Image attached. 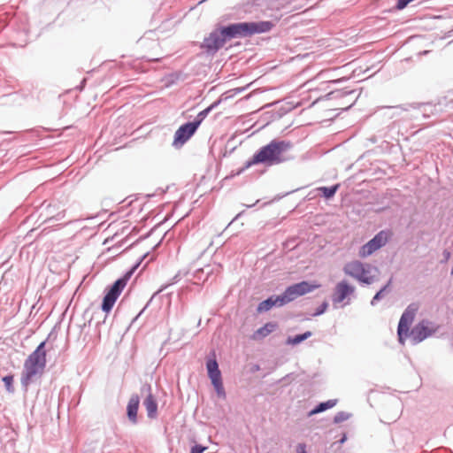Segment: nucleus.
I'll use <instances>...</instances> for the list:
<instances>
[{
    "label": "nucleus",
    "instance_id": "nucleus-1",
    "mask_svg": "<svg viewBox=\"0 0 453 453\" xmlns=\"http://www.w3.org/2000/svg\"><path fill=\"white\" fill-rule=\"evenodd\" d=\"M290 148V144L284 141H272L269 144L262 147L252 158L246 163V168L253 165L265 164L273 165L280 164L284 160L283 154Z\"/></svg>",
    "mask_w": 453,
    "mask_h": 453
},
{
    "label": "nucleus",
    "instance_id": "nucleus-2",
    "mask_svg": "<svg viewBox=\"0 0 453 453\" xmlns=\"http://www.w3.org/2000/svg\"><path fill=\"white\" fill-rule=\"evenodd\" d=\"M273 25L269 21L260 22H243L232 24L222 27V33L226 41L236 37H246L255 34H260L269 31Z\"/></svg>",
    "mask_w": 453,
    "mask_h": 453
},
{
    "label": "nucleus",
    "instance_id": "nucleus-3",
    "mask_svg": "<svg viewBox=\"0 0 453 453\" xmlns=\"http://www.w3.org/2000/svg\"><path fill=\"white\" fill-rule=\"evenodd\" d=\"M138 266V264L129 272H127L124 277L117 280L114 284L111 287L109 291L106 293L103 299L102 310L104 312H109L114 306L117 299L120 296L124 288L127 285L128 279L131 277L134 270Z\"/></svg>",
    "mask_w": 453,
    "mask_h": 453
},
{
    "label": "nucleus",
    "instance_id": "nucleus-4",
    "mask_svg": "<svg viewBox=\"0 0 453 453\" xmlns=\"http://www.w3.org/2000/svg\"><path fill=\"white\" fill-rule=\"evenodd\" d=\"M210 111V108L201 111L198 114V117H200L199 119L186 123L182 126H180L175 132L173 145L176 148L182 147L189 139L190 137L196 133L199 126L201 125V122L203 119L206 116L207 112Z\"/></svg>",
    "mask_w": 453,
    "mask_h": 453
},
{
    "label": "nucleus",
    "instance_id": "nucleus-5",
    "mask_svg": "<svg viewBox=\"0 0 453 453\" xmlns=\"http://www.w3.org/2000/svg\"><path fill=\"white\" fill-rule=\"evenodd\" d=\"M371 266L355 260L346 264L343 267L345 274L349 275L361 282L371 284L374 277L370 275Z\"/></svg>",
    "mask_w": 453,
    "mask_h": 453
},
{
    "label": "nucleus",
    "instance_id": "nucleus-6",
    "mask_svg": "<svg viewBox=\"0 0 453 453\" xmlns=\"http://www.w3.org/2000/svg\"><path fill=\"white\" fill-rule=\"evenodd\" d=\"M319 287V284H311L308 281H301L299 283L291 285L287 288L284 293L281 295V301H283V303L286 304L294 301L299 296L312 292Z\"/></svg>",
    "mask_w": 453,
    "mask_h": 453
},
{
    "label": "nucleus",
    "instance_id": "nucleus-7",
    "mask_svg": "<svg viewBox=\"0 0 453 453\" xmlns=\"http://www.w3.org/2000/svg\"><path fill=\"white\" fill-rule=\"evenodd\" d=\"M391 236L389 231L379 232L372 240L364 244L358 252L360 257H366L383 247Z\"/></svg>",
    "mask_w": 453,
    "mask_h": 453
},
{
    "label": "nucleus",
    "instance_id": "nucleus-8",
    "mask_svg": "<svg viewBox=\"0 0 453 453\" xmlns=\"http://www.w3.org/2000/svg\"><path fill=\"white\" fill-rule=\"evenodd\" d=\"M418 310V305L417 303L410 304L404 312L403 313L399 324H398V336L399 341L403 342V337L407 336L410 325L412 323L416 313Z\"/></svg>",
    "mask_w": 453,
    "mask_h": 453
},
{
    "label": "nucleus",
    "instance_id": "nucleus-9",
    "mask_svg": "<svg viewBox=\"0 0 453 453\" xmlns=\"http://www.w3.org/2000/svg\"><path fill=\"white\" fill-rule=\"evenodd\" d=\"M226 42L225 36L220 29L211 33L210 35L204 39L203 45L208 50L215 51L223 47Z\"/></svg>",
    "mask_w": 453,
    "mask_h": 453
},
{
    "label": "nucleus",
    "instance_id": "nucleus-10",
    "mask_svg": "<svg viewBox=\"0 0 453 453\" xmlns=\"http://www.w3.org/2000/svg\"><path fill=\"white\" fill-rule=\"evenodd\" d=\"M354 290V287L350 286L345 280L337 283L332 297L333 302L334 303H340L343 302L348 296L353 294Z\"/></svg>",
    "mask_w": 453,
    "mask_h": 453
},
{
    "label": "nucleus",
    "instance_id": "nucleus-11",
    "mask_svg": "<svg viewBox=\"0 0 453 453\" xmlns=\"http://www.w3.org/2000/svg\"><path fill=\"white\" fill-rule=\"evenodd\" d=\"M45 344V342H41L35 350L33 351L26 360L29 363L38 365L39 368L44 369L46 365V351L44 349Z\"/></svg>",
    "mask_w": 453,
    "mask_h": 453
},
{
    "label": "nucleus",
    "instance_id": "nucleus-12",
    "mask_svg": "<svg viewBox=\"0 0 453 453\" xmlns=\"http://www.w3.org/2000/svg\"><path fill=\"white\" fill-rule=\"evenodd\" d=\"M43 370V368H39L38 365L29 363L28 361L26 360L24 364V372L21 379L22 384L26 387L28 386L35 376L42 373Z\"/></svg>",
    "mask_w": 453,
    "mask_h": 453
},
{
    "label": "nucleus",
    "instance_id": "nucleus-13",
    "mask_svg": "<svg viewBox=\"0 0 453 453\" xmlns=\"http://www.w3.org/2000/svg\"><path fill=\"white\" fill-rule=\"evenodd\" d=\"M428 323L422 321L418 323L411 332V336L415 342H420L434 333Z\"/></svg>",
    "mask_w": 453,
    "mask_h": 453
},
{
    "label": "nucleus",
    "instance_id": "nucleus-14",
    "mask_svg": "<svg viewBox=\"0 0 453 453\" xmlns=\"http://www.w3.org/2000/svg\"><path fill=\"white\" fill-rule=\"evenodd\" d=\"M285 303L281 301V295L278 296H271L268 299L261 302L257 306V311L263 312L269 311L273 306L278 305L282 306Z\"/></svg>",
    "mask_w": 453,
    "mask_h": 453
},
{
    "label": "nucleus",
    "instance_id": "nucleus-15",
    "mask_svg": "<svg viewBox=\"0 0 453 453\" xmlns=\"http://www.w3.org/2000/svg\"><path fill=\"white\" fill-rule=\"evenodd\" d=\"M208 376L211 379V383H212L215 390L217 391L218 395L219 396L225 397V390H224V387H223V383H222L220 371H217V372L214 371V372L208 373Z\"/></svg>",
    "mask_w": 453,
    "mask_h": 453
},
{
    "label": "nucleus",
    "instance_id": "nucleus-16",
    "mask_svg": "<svg viewBox=\"0 0 453 453\" xmlns=\"http://www.w3.org/2000/svg\"><path fill=\"white\" fill-rule=\"evenodd\" d=\"M278 327L277 323L275 322H268L264 326L258 328L253 334L252 338L254 340H259L265 338L269 334L273 332Z\"/></svg>",
    "mask_w": 453,
    "mask_h": 453
},
{
    "label": "nucleus",
    "instance_id": "nucleus-17",
    "mask_svg": "<svg viewBox=\"0 0 453 453\" xmlns=\"http://www.w3.org/2000/svg\"><path fill=\"white\" fill-rule=\"evenodd\" d=\"M139 403V397L134 396L130 399L127 405V417L133 422H136Z\"/></svg>",
    "mask_w": 453,
    "mask_h": 453
},
{
    "label": "nucleus",
    "instance_id": "nucleus-18",
    "mask_svg": "<svg viewBox=\"0 0 453 453\" xmlns=\"http://www.w3.org/2000/svg\"><path fill=\"white\" fill-rule=\"evenodd\" d=\"M145 406L148 413V417L150 418H154L157 416V404L156 400L153 398L151 395H149L145 400Z\"/></svg>",
    "mask_w": 453,
    "mask_h": 453
},
{
    "label": "nucleus",
    "instance_id": "nucleus-19",
    "mask_svg": "<svg viewBox=\"0 0 453 453\" xmlns=\"http://www.w3.org/2000/svg\"><path fill=\"white\" fill-rule=\"evenodd\" d=\"M336 404V400H328L325 403H320L315 409L309 412V416H312L322 412L327 409L333 408Z\"/></svg>",
    "mask_w": 453,
    "mask_h": 453
},
{
    "label": "nucleus",
    "instance_id": "nucleus-20",
    "mask_svg": "<svg viewBox=\"0 0 453 453\" xmlns=\"http://www.w3.org/2000/svg\"><path fill=\"white\" fill-rule=\"evenodd\" d=\"M154 232L150 233L143 240L146 241V245L150 249L154 250L156 247H157L161 242V238L157 235L155 238H153Z\"/></svg>",
    "mask_w": 453,
    "mask_h": 453
},
{
    "label": "nucleus",
    "instance_id": "nucleus-21",
    "mask_svg": "<svg viewBox=\"0 0 453 453\" xmlns=\"http://www.w3.org/2000/svg\"><path fill=\"white\" fill-rule=\"evenodd\" d=\"M339 187H340L339 184H336V185H334L333 187H330V188L319 187L318 188V190L320 191L326 198H331V197H333L334 196V194L338 190Z\"/></svg>",
    "mask_w": 453,
    "mask_h": 453
},
{
    "label": "nucleus",
    "instance_id": "nucleus-22",
    "mask_svg": "<svg viewBox=\"0 0 453 453\" xmlns=\"http://www.w3.org/2000/svg\"><path fill=\"white\" fill-rule=\"evenodd\" d=\"M311 335V333L310 331H308V332H305L304 334H297L295 337H289L288 339L287 342L291 345H296V344L302 342L303 341L308 339Z\"/></svg>",
    "mask_w": 453,
    "mask_h": 453
},
{
    "label": "nucleus",
    "instance_id": "nucleus-23",
    "mask_svg": "<svg viewBox=\"0 0 453 453\" xmlns=\"http://www.w3.org/2000/svg\"><path fill=\"white\" fill-rule=\"evenodd\" d=\"M206 368H207L208 373L214 372V371L215 372L219 371V365H218L217 360L215 359V357L212 358V359H209L207 361Z\"/></svg>",
    "mask_w": 453,
    "mask_h": 453
},
{
    "label": "nucleus",
    "instance_id": "nucleus-24",
    "mask_svg": "<svg viewBox=\"0 0 453 453\" xmlns=\"http://www.w3.org/2000/svg\"><path fill=\"white\" fill-rule=\"evenodd\" d=\"M3 381L5 385L7 391L12 393L14 391V388L12 387L13 376L12 375L4 376L3 378Z\"/></svg>",
    "mask_w": 453,
    "mask_h": 453
},
{
    "label": "nucleus",
    "instance_id": "nucleus-25",
    "mask_svg": "<svg viewBox=\"0 0 453 453\" xmlns=\"http://www.w3.org/2000/svg\"><path fill=\"white\" fill-rule=\"evenodd\" d=\"M207 449V447L201 445H195L192 447L190 453H203Z\"/></svg>",
    "mask_w": 453,
    "mask_h": 453
},
{
    "label": "nucleus",
    "instance_id": "nucleus-26",
    "mask_svg": "<svg viewBox=\"0 0 453 453\" xmlns=\"http://www.w3.org/2000/svg\"><path fill=\"white\" fill-rule=\"evenodd\" d=\"M388 286H385L383 288H381L372 298V304H374V303L378 300H380L382 296L383 292L386 290Z\"/></svg>",
    "mask_w": 453,
    "mask_h": 453
},
{
    "label": "nucleus",
    "instance_id": "nucleus-27",
    "mask_svg": "<svg viewBox=\"0 0 453 453\" xmlns=\"http://www.w3.org/2000/svg\"><path fill=\"white\" fill-rule=\"evenodd\" d=\"M296 453H307L306 446L303 443H300L296 446Z\"/></svg>",
    "mask_w": 453,
    "mask_h": 453
},
{
    "label": "nucleus",
    "instance_id": "nucleus-28",
    "mask_svg": "<svg viewBox=\"0 0 453 453\" xmlns=\"http://www.w3.org/2000/svg\"><path fill=\"white\" fill-rule=\"evenodd\" d=\"M327 307V303H323V307H321V311H318L316 314H321L322 312H324V311L326 309Z\"/></svg>",
    "mask_w": 453,
    "mask_h": 453
},
{
    "label": "nucleus",
    "instance_id": "nucleus-29",
    "mask_svg": "<svg viewBox=\"0 0 453 453\" xmlns=\"http://www.w3.org/2000/svg\"><path fill=\"white\" fill-rule=\"evenodd\" d=\"M342 419V417H340L339 415L335 416V418H334V421H335V422H339V421H341Z\"/></svg>",
    "mask_w": 453,
    "mask_h": 453
},
{
    "label": "nucleus",
    "instance_id": "nucleus-30",
    "mask_svg": "<svg viewBox=\"0 0 453 453\" xmlns=\"http://www.w3.org/2000/svg\"><path fill=\"white\" fill-rule=\"evenodd\" d=\"M150 255V251H147L143 254L142 258L145 259Z\"/></svg>",
    "mask_w": 453,
    "mask_h": 453
}]
</instances>
